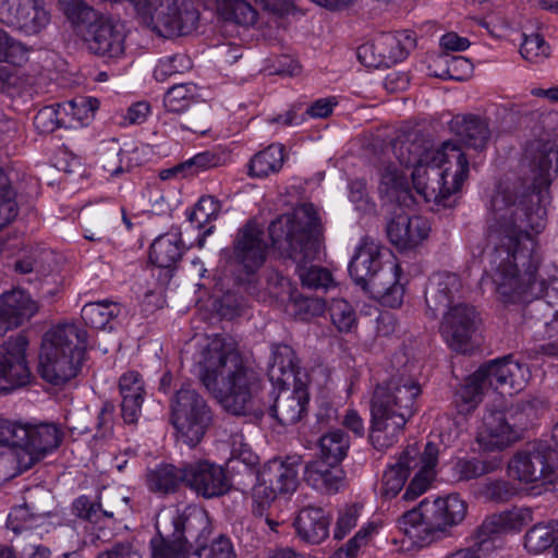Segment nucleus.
I'll return each mask as SVG.
<instances>
[{
	"instance_id": "29",
	"label": "nucleus",
	"mask_w": 558,
	"mask_h": 558,
	"mask_svg": "<svg viewBox=\"0 0 558 558\" xmlns=\"http://www.w3.org/2000/svg\"><path fill=\"white\" fill-rule=\"evenodd\" d=\"M268 284L274 286V290L270 292L277 296L289 295L292 313L299 320H310L323 315L326 311V303L323 299L296 294L292 289L290 279L278 271H272L269 275Z\"/></svg>"
},
{
	"instance_id": "1",
	"label": "nucleus",
	"mask_w": 558,
	"mask_h": 558,
	"mask_svg": "<svg viewBox=\"0 0 558 558\" xmlns=\"http://www.w3.org/2000/svg\"><path fill=\"white\" fill-rule=\"evenodd\" d=\"M524 157L532 179L499 181L487 205L486 241L492 250V280L504 303L538 301L539 310L550 307L553 319L545 322L548 337L558 331V280L546 286L537 279L542 263L538 235L546 227V213L539 195L551 183L558 149L550 140L527 142Z\"/></svg>"
},
{
	"instance_id": "62",
	"label": "nucleus",
	"mask_w": 558,
	"mask_h": 558,
	"mask_svg": "<svg viewBox=\"0 0 558 558\" xmlns=\"http://www.w3.org/2000/svg\"><path fill=\"white\" fill-rule=\"evenodd\" d=\"M434 473L418 470V472L411 480L402 495L403 500L413 501L422 496L430 487Z\"/></svg>"
},
{
	"instance_id": "41",
	"label": "nucleus",
	"mask_w": 558,
	"mask_h": 558,
	"mask_svg": "<svg viewBox=\"0 0 558 558\" xmlns=\"http://www.w3.org/2000/svg\"><path fill=\"white\" fill-rule=\"evenodd\" d=\"M187 220L201 231L196 239L197 246L203 248L206 238L209 236L215 226L210 225L215 221L221 213V203L218 198L211 195H203L192 209H186Z\"/></svg>"
},
{
	"instance_id": "33",
	"label": "nucleus",
	"mask_w": 558,
	"mask_h": 558,
	"mask_svg": "<svg viewBox=\"0 0 558 558\" xmlns=\"http://www.w3.org/2000/svg\"><path fill=\"white\" fill-rule=\"evenodd\" d=\"M461 287V280L456 274L444 271L434 275L425 293L427 315L434 319L439 311L450 307Z\"/></svg>"
},
{
	"instance_id": "46",
	"label": "nucleus",
	"mask_w": 558,
	"mask_h": 558,
	"mask_svg": "<svg viewBox=\"0 0 558 558\" xmlns=\"http://www.w3.org/2000/svg\"><path fill=\"white\" fill-rule=\"evenodd\" d=\"M554 558H558V521L537 523L524 536V547L531 554H541L555 545Z\"/></svg>"
},
{
	"instance_id": "11",
	"label": "nucleus",
	"mask_w": 558,
	"mask_h": 558,
	"mask_svg": "<svg viewBox=\"0 0 558 558\" xmlns=\"http://www.w3.org/2000/svg\"><path fill=\"white\" fill-rule=\"evenodd\" d=\"M533 521V511L527 507H514L485 518L474 532V543L446 558H490L501 546V535L519 532Z\"/></svg>"
},
{
	"instance_id": "58",
	"label": "nucleus",
	"mask_w": 558,
	"mask_h": 558,
	"mask_svg": "<svg viewBox=\"0 0 558 558\" xmlns=\"http://www.w3.org/2000/svg\"><path fill=\"white\" fill-rule=\"evenodd\" d=\"M191 61L184 54H174L161 58L154 69V77L158 82H163L173 74L189 69Z\"/></svg>"
},
{
	"instance_id": "19",
	"label": "nucleus",
	"mask_w": 558,
	"mask_h": 558,
	"mask_svg": "<svg viewBox=\"0 0 558 558\" xmlns=\"http://www.w3.org/2000/svg\"><path fill=\"white\" fill-rule=\"evenodd\" d=\"M125 38L124 25L118 20L104 15L82 38V41L89 53L112 60L124 54Z\"/></svg>"
},
{
	"instance_id": "43",
	"label": "nucleus",
	"mask_w": 558,
	"mask_h": 558,
	"mask_svg": "<svg viewBox=\"0 0 558 558\" xmlns=\"http://www.w3.org/2000/svg\"><path fill=\"white\" fill-rule=\"evenodd\" d=\"M28 60L29 48L0 28V62L20 68ZM11 77L12 72L7 66L0 65V88H3Z\"/></svg>"
},
{
	"instance_id": "48",
	"label": "nucleus",
	"mask_w": 558,
	"mask_h": 558,
	"mask_svg": "<svg viewBox=\"0 0 558 558\" xmlns=\"http://www.w3.org/2000/svg\"><path fill=\"white\" fill-rule=\"evenodd\" d=\"M485 388L486 386L476 372L470 375L454 396L458 412L465 415L474 411L482 401Z\"/></svg>"
},
{
	"instance_id": "16",
	"label": "nucleus",
	"mask_w": 558,
	"mask_h": 558,
	"mask_svg": "<svg viewBox=\"0 0 558 558\" xmlns=\"http://www.w3.org/2000/svg\"><path fill=\"white\" fill-rule=\"evenodd\" d=\"M27 347L28 340L22 333L10 337L0 345V392L8 393L29 383Z\"/></svg>"
},
{
	"instance_id": "34",
	"label": "nucleus",
	"mask_w": 558,
	"mask_h": 558,
	"mask_svg": "<svg viewBox=\"0 0 558 558\" xmlns=\"http://www.w3.org/2000/svg\"><path fill=\"white\" fill-rule=\"evenodd\" d=\"M384 251L385 248L374 239L361 238L348 266L349 274L357 286L365 283L369 274L372 275L384 262Z\"/></svg>"
},
{
	"instance_id": "53",
	"label": "nucleus",
	"mask_w": 558,
	"mask_h": 558,
	"mask_svg": "<svg viewBox=\"0 0 558 558\" xmlns=\"http://www.w3.org/2000/svg\"><path fill=\"white\" fill-rule=\"evenodd\" d=\"M380 527L381 525L377 522H367L348 541L344 547L335 551L330 558H355L360 548L365 546Z\"/></svg>"
},
{
	"instance_id": "18",
	"label": "nucleus",
	"mask_w": 558,
	"mask_h": 558,
	"mask_svg": "<svg viewBox=\"0 0 558 558\" xmlns=\"http://www.w3.org/2000/svg\"><path fill=\"white\" fill-rule=\"evenodd\" d=\"M447 308L439 326L440 336L452 351L465 353L471 348L476 329L477 312L474 306L464 303Z\"/></svg>"
},
{
	"instance_id": "20",
	"label": "nucleus",
	"mask_w": 558,
	"mask_h": 558,
	"mask_svg": "<svg viewBox=\"0 0 558 558\" xmlns=\"http://www.w3.org/2000/svg\"><path fill=\"white\" fill-rule=\"evenodd\" d=\"M401 266L395 256L389 253V259L384 260L375 271L365 279L360 287L368 291L380 303L389 307H398L402 304L404 288L400 283Z\"/></svg>"
},
{
	"instance_id": "32",
	"label": "nucleus",
	"mask_w": 558,
	"mask_h": 558,
	"mask_svg": "<svg viewBox=\"0 0 558 558\" xmlns=\"http://www.w3.org/2000/svg\"><path fill=\"white\" fill-rule=\"evenodd\" d=\"M267 374L272 385L280 389L290 387L291 384L301 383L299 378L300 364L292 347L284 343L271 347V359Z\"/></svg>"
},
{
	"instance_id": "64",
	"label": "nucleus",
	"mask_w": 558,
	"mask_h": 558,
	"mask_svg": "<svg viewBox=\"0 0 558 558\" xmlns=\"http://www.w3.org/2000/svg\"><path fill=\"white\" fill-rule=\"evenodd\" d=\"M230 447L232 459L241 460L246 465H255L258 457L253 453L248 444L244 441L242 434L235 433L230 436Z\"/></svg>"
},
{
	"instance_id": "35",
	"label": "nucleus",
	"mask_w": 558,
	"mask_h": 558,
	"mask_svg": "<svg viewBox=\"0 0 558 558\" xmlns=\"http://www.w3.org/2000/svg\"><path fill=\"white\" fill-rule=\"evenodd\" d=\"M121 415L126 424H136L145 398V385L140 373L130 371L119 378Z\"/></svg>"
},
{
	"instance_id": "2",
	"label": "nucleus",
	"mask_w": 558,
	"mask_h": 558,
	"mask_svg": "<svg viewBox=\"0 0 558 558\" xmlns=\"http://www.w3.org/2000/svg\"><path fill=\"white\" fill-rule=\"evenodd\" d=\"M199 378L226 411L246 415L253 411L259 380L231 339L213 338L202 352Z\"/></svg>"
},
{
	"instance_id": "22",
	"label": "nucleus",
	"mask_w": 558,
	"mask_h": 558,
	"mask_svg": "<svg viewBox=\"0 0 558 558\" xmlns=\"http://www.w3.org/2000/svg\"><path fill=\"white\" fill-rule=\"evenodd\" d=\"M392 149L399 163L407 169H412L411 178L415 190L424 197H428V183L423 180L428 168L425 157L434 147H428L421 136L414 134L397 138Z\"/></svg>"
},
{
	"instance_id": "25",
	"label": "nucleus",
	"mask_w": 558,
	"mask_h": 558,
	"mask_svg": "<svg viewBox=\"0 0 558 558\" xmlns=\"http://www.w3.org/2000/svg\"><path fill=\"white\" fill-rule=\"evenodd\" d=\"M185 484L205 498L218 497L229 490L225 470L207 460L185 465Z\"/></svg>"
},
{
	"instance_id": "49",
	"label": "nucleus",
	"mask_w": 558,
	"mask_h": 558,
	"mask_svg": "<svg viewBox=\"0 0 558 558\" xmlns=\"http://www.w3.org/2000/svg\"><path fill=\"white\" fill-rule=\"evenodd\" d=\"M350 438L342 429H333L319 439L320 459L341 463L348 456Z\"/></svg>"
},
{
	"instance_id": "54",
	"label": "nucleus",
	"mask_w": 558,
	"mask_h": 558,
	"mask_svg": "<svg viewBox=\"0 0 558 558\" xmlns=\"http://www.w3.org/2000/svg\"><path fill=\"white\" fill-rule=\"evenodd\" d=\"M73 514L89 522H98L101 517L113 518L114 512L102 508L101 497L93 501L88 496L82 495L72 504Z\"/></svg>"
},
{
	"instance_id": "7",
	"label": "nucleus",
	"mask_w": 558,
	"mask_h": 558,
	"mask_svg": "<svg viewBox=\"0 0 558 558\" xmlns=\"http://www.w3.org/2000/svg\"><path fill=\"white\" fill-rule=\"evenodd\" d=\"M207 525L206 511L196 507L163 509L156 517L158 535L150 541L151 558H187L186 544L197 538Z\"/></svg>"
},
{
	"instance_id": "31",
	"label": "nucleus",
	"mask_w": 558,
	"mask_h": 558,
	"mask_svg": "<svg viewBox=\"0 0 558 558\" xmlns=\"http://www.w3.org/2000/svg\"><path fill=\"white\" fill-rule=\"evenodd\" d=\"M293 390L291 392L281 391L270 408V414L281 425L289 426L300 422L307 413L308 392L302 381L291 384Z\"/></svg>"
},
{
	"instance_id": "42",
	"label": "nucleus",
	"mask_w": 558,
	"mask_h": 558,
	"mask_svg": "<svg viewBox=\"0 0 558 558\" xmlns=\"http://www.w3.org/2000/svg\"><path fill=\"white\" fill-rule=\"evenodd\" d=\"M73 32L82 39L105 15L85 0H59Z\"/></svg>"
},
{
	"instance_id": "23",
	"label": "nucleus",
	"mask_w": 558,
	"mask_h": 558,
	"mask_svg": "<svg viewBox=\"0 0 558 558\" xmlns=\"http://www.w3.org/2000/svg\"><path fill=\"white\" fill-rule=\"evenodd\" d=\"M432 227L423 216L397 215L386 226L390 243L400 252L414 251L429 236Z\"/></svg>"
},
{
	"instance_id": "57",
	"label": "nucleus",
	"mask_w": 558,
	"mask_h": 558,
	"mask_svg": "<svg viewBox=\"0 0 558 558\" xmlns=\"http://www.w3.org/2000/svg\"><path fill=\"white\" fill-rule=\"evenodd\" d=\"M408 187V175L402 169L393 163H388L380 171L381 192L389 194L392 192L403 191Z\"/></svg>"
},
{
	"instance_id": "3",
	"label": "nucleus",
	"mask_w": 558,
	"mask_h": 558,
	"mask_svg": "<svg viewBox=\"0 0 558 558\" xmlns=\"http://www.w3.org/2000/svg\"><path fill=\"white\" fill-rule=\"evenodd\" d=\"M272 245L295 264L303 287L328 290L336 286L332 274L322 266L308 265L317 256L322 226L313 204L296 206L277 217L268 227Z\"/></svg>"
},
{
	"instance_id": "28",
	"label": "nucleus",
	"mask_w": 558,
	"mask_h": 558,
	"mask_svg": "<svg viewBox=\"0 0 558 558\" xmlns=\"http://www.w3.org/2000/svg\"><path fill=\"white\" fill-rule=\"evenodd\" d=\"M38 312V304L21 289H13L0 295V323L3 333L22 326Z\"/></svg>"
},
{
	"instance_id": "14",
	"label": "nucleus",
	"mask_w": 558,
	"mask_h": 558,
	"mask_svg": "<svg viewBox=\"0 0 558 558\" xmlns=\"http://www.w3.org/2000/svg\"><path fill=\"white\" fill-rule=\"evenodd\" d=\"M98 108V99L81 96L41 109L34 123L41 132L48 133L58 128L77 129L88 124Z\"/></svg>"
},
{
	"instance_id": "60",
	"label": "nucleus",
	"mask_w": 558,
	"mask_h": 558,
	"mask_svg": "<svg viewBox=\"0 0 558 558\" xmlns=\"http://www.w3.org/2000/svg\"><path fill=\"white\" fill-rule=\"evenodd\" d=\"M198 558H236L233 545L229 537L220 535L209 545L197 549Z\"/></svg>"
},
{
	"instance_id": "30",
	"label": "nucleus",
	"mask_w": 558,
	"mask_h": 558,
	"mask_svg": "<svg viewBox=\"0 0 558 558\" xmlns=\"http://www.w3.org/2000/svg\"><path fill=\"white\" fill-rule=\"evenodd\" d=\"M303 476L311 487L323 494L333 495L345 486V472L340 463L324 459L308 462Z\"/></svg>"
},
{
	"instance_id": "10",
	"label": "nucleus",
	"mask_w": 558,
	"mask_h": 558,
	"mask_svg": "<svg viewBox=\"0 0 558 558\" xmlns=\"http://www.w3.org/2000/svg\"><path fill=\"white\" fill-rule=\"evenodd\" d=\"M213 411L204 397L191 387H181L170 402V423L177 440L196 447L213 423Z\"/></svg>"
},
{
	"instance_id": "37",
	"label": "nucleus",
	"mask_w": 558,
	"mask_h": 558,
	"mask_svg": "<svg viewBox=\"0 0 558 558\" xmlns=\"http://www.w3.org/2000/svg\"><path fill=\"white\" fill-rule=\"evenodd\" d=\"M182 483H185V466L178 468L171 463H159L147 469L145 474V486L148 492L158 497L175 494Z\"/></svg>"
},
{
	"instance_id": "44",
	"label": "nucleus",
	"mask_w": 558,
	"mask_h": 558,
	"mask_svg": "<svg viewBox=\"0 0 558 558\" xmlns=\"http://www.w3.org/2000/svg\"><path fill=\"white\" fill-rule=\"evenodd\" d=\"M284 159V146L281 144H270L250 159L248 175L251 178L265 179L278 173L282 169Z\"/></svg>"
},
{
	"instance_id": "8",
	"label": "nucleus",
	"mask_w": 558,
	"mask_h": 558,
	"mask_svg": "<svg viewBox=\"0 0 558 558\" xmlns=\"http://www.w3.org/2000/svg\"><path fill=\"white\" fill-rule=\"evenodd\" d=\"M427 167L438 169L436 186L428 185L427 201H434L444 207L456 203V195L462 190L469 178L470 162L466 154L453 140L444 141L426 155Z\"/></svg>"
},
{
	"instance_id": "59",
	"label": "nucleus",
	"mask_w": 558,
	"mask_h": 558,
	"mask_svg": "<svg viewBox=\"0 0 558 558\" xmlns=\"http://www.w3.org/2000/svg\"><path fill=\"white\" fill-rule=\"evenodd\" d=\"M521 56L530 62H538L549 53V46L539 34L524 36L520 47Z\"/></svg>"
},
{
	"instance_id": "26",
	"label": "nucleus",
	"mask_w": 558,
	"mask_h": 558,
	"mask_svg": "<svg viewBox=\"0 0 558 558\" xmlns=\"http://www.w3.org/2000/svg\"><path fill=\"white\" fill-rule=\"evenodd\" d=\"M155 20L156 26L162 27L168 36H185L196 29L199 12L192 0H167Z\"/></svg>"
},
{
	"instance_id": "17",
	"label": "nucleus",
	"mask_w": 558,
	"mask_h": 558,
	"mask_svg": "<svg viewBox=\"0 0 558 558\" xmlns=\"http://www.w3.org/2000/svg\"><path fill=\"white\" fill-rule=\"evenodd\" d=\"M45 0H0V23L25 35H37L50 23Z\"/></svg>"
},
{
	"instance_id": "13",
	"label": "nucleus",
	"mask_w": 558,
	"mask_h": 558,
	"mask_svg": "<svg viewBox=\"0 0 558 558\" xmlns=\"http://www.w3.org/2000/svg\"><path fill=\"white\" fill-rule=\"evenodd\" d=\"M416 46L412 31L381 33L372 43L361 46L359 59L368 68H390L403 61Z\"/></svg>"
},
{
	"instance_id": "27",
	"label": "nucleus",
	"mask_w": 558,
	"mask_h": 558,
	"mask_svg": "<svg viewBox=\"0 0 558 558\" xmlns=\"http://www.w3.org/2000/svg\"><path fill=\"white\" fill-rule=\"evenodd\" d=\"M450 133L466 148L483 150L490 138L487 120L478 114H456L448 122Z\"/></svg>"
},
{
	"instance_id": "61",
	"label": "nucleus",
	"mask_w": 558,
	"mask_h": 558,
	"mask_svg": "<svg viewBox=\"0 0 558 558\" xmlns=\"http://www.w3.org/2000/svg\"><path fill=\"white\" fill-rule=\"evenodd\" d=\"M219 157L210 151H203L196 154L194 157L190 158L185 162H183L180 167L171 170L172 172H179L184 169H194L191 171V174H196L199 171H205L210 168H215L219 165Z\"/></svg>"
},
{
	"instance_id": "52",
	"label": "nucleus",
	"mask_w": 558,
	"mask_h": 558,
	"mask_svg": "<svg viewBox=\"0 0 558 558\" xmlns=\"http://www.w3.org/2000/svg\"><path fill=\"white\" fill-rule=\"evenodd\" d=\"M500 459L481 460L478 458H459L454 464V472L461 481H471L496 471Z\"/></svg>"
},
{
	"instance_id": "38",
	"label": "nucleus",
	"mask_w": 558,
	"mask_h": 558,
	"mask_svg": "<svg viewBox=\"0 0 558 558\" xmlns=\"http://www.w3.org/2000/svg\"><path fill=\"white\" fill-rule=\"evenodd\" d=\"M298 536L308 544H320L329 535L330 519L322 508L302 509L293 523Z\"/></svg>"
},
{
	"instance_id": "5",
	"label": "nucleus",
	"mask_w": 558,
	"mask_h": 558,
	"mask_svg": "<svg viewBox=\"0 0 558 558\" xmlns=\"http://www.w3.org/2000/svg\"><path fill=\"white\" fill-rule=\"evenodd\" d=\"M468 504L453 493L434 500L423 499L397 521L399 530L417 547H426L463 522Z\"/></svg>"
},
{
	"instance_id": "21",
	"label": "nucleus",
	"mask_w": 558,
	"mask_h": 558,
	"mask_svg": "<svg viewBox=\"0 0 558 558\" xmlns=\"http://www.w3.org/2000/svg\"><path fill=\"white\" fill-rule=\"evenodd\" d=\"M477 376L484 385L501 393L520 391L527 381V368L512 360L511 355L492 360L478 367Z\"/></svg>"
},
{
	"instance_id": "36",
	"label": "nucleus",
	"mask_w": 558,
	"mask_h": 558,
	"mask_svg": "<svg viewBox=\"0 0 558 558\" xmlns=\"http://www.w3.org/2000/svg\"><path fill=\"white\" fill-rule=\"evenodd\" d=\"M298 459L293 462L270 460L258 472L257 480L270 485L271 496L293 493L298 487Z\"/></svg>"
},
{
	"instance_id": "63",
	"label": "nucleus",
	"mask_w": 558,
	"mask_h": 558,
	"mask_svg": "<svg viewBox=\"0 0 558 558\" xmlns=\"http://www.w3.org/2000/svg\"><path fill=\"white\" fill-rule=\"evenodd\" d=\"M270 485L264 484L263 481H258L257 486L254 488L253 494V513L257 517H264L268 512L271 504L275 501L277 496H271Z\"/></svg>"
},
{
	"instance_id": "6",
	"label": "nucleus",
	"mask_w": 558,
	"mask_h": 558,
	"mask_svg": "<svg viewBox=\"0 0 558 558\" xmlns=\"http://www.w3.org/2000/svg\"><path fill=\"white\" fill-rule=\"evenodd\" d=\"M86 347L87 332L76 324L52 327L44 337L40 376L54 386L68 383L78 374Z\"/></svg>"
},
{
	"instance_id": "51",
	"label": "nucleus",
	"mask_w": 558,
	"mask_h": 558,
	"mask_svg": "<svg viewBox=\"0 0 558 558\" xmlns=\"http://www.w3.org/2000/svg\"><path fill=\"white\" fill-rule=\"evenodd\" d=\"M434 64L439 70H434L433 75L441 80L463 81L472 71V63L462 56L442 54Z\"/></svg>"
},
{
	"instance_id": "55",
	"label": "nucleus",
	"mask_w": 558,
	"mask_h": 558,
	"mask_svg": "<svg viewBox=\"0 0 558 558\" xmlns=\"http://www.w3.org/2000/svg\"><path fill=\"white\" fill-rule=\"evenodd\" d=\"M332 324L340 332H349L356 325L352 305L343 299H333L328 307Z\"/></svg>"
},
{
	"instance_id": "39",
	"label": "nucleus",
	"mask_w": 558,
	"mask_h": 558,
	"mask_svg": "<svg viewBox=\"0 0 558 558\" xmlns=\"http://www.w3.org/2000/svg\"><path fill=\"white\" fill-rule=\"evenodd\" d=\"M417 454L416 448L409 447L401 452L396 463L386 469L380 488L383 497L391 499L401 492L410 475V470L417 465Z\"/></svg>"
},
{
	"instance_id": "15",
	"label": "nucleus",
	"mask_w": 558,
	"mask_h": 558,
	"mask_svg": "<svg viewBox=\"0 0 558 558\" xmlns=\"http://www.w3.org/2000/svg\"><path fill=\"white\" fill-rule=\"evenodd\" d=\"M63 434L53 423H23L22 437L19 438V466L21 471L32 468L36 462L54 451L62 441Z\"/></svg>"
},
{
	"instance_id": "12",
	"label": "nucleus",
	"mask_w": 558,
	"mask_h": 558,
	"mask_svg": "<svg viewBox=\"0 0 558 558\" xmlns=\"http://www.w3.org/2000/svg\"><path fill=\"white\" fill-rule=\"evenodd\" d=\"M554 451L547 444H538L533 450L520 451L509 463V472L518 481L535 483V495L558 490V473L550 463Z\"/></svg>"
},
{
	"instance_id": "40",
	"label": "nucleus",
	"mask_w": 558,
	"mask_h": 558,
	"mask_svg": "<svg viewBox=\"0 0 558 558\" xmlns=\"http://www.w3.org/2000/svg\"><path fill=\"white\" fill-rule=\"evenodd\" d=\"M185 251L182 234L178 228L157 236L149 248V260L159 268H171L182 258Z\"/></svg>"
},
{
	"instance_id": "4",
	"label": "nucleus",
	"mask_w": 558,
	"mask_h": 558,
	"mask_svg": "<svg viewBox=\"0 0 558 558\" xmlns=\"http://www.w3.org/2000/svg\"><path fill=\"white\" fill-rule=\"evenodd\" d=\"M422 388L410 377H392L378 384L369 402V442L379 451L395 446L408 422L420 410Z\"/></svg>"
},
{
	"instance_id": "56",
	"label": "nucleus",
	"mask_w": 558,
	"mask_h": 558,
	"mask_svg": "<svg viewBox=\"0 0 558 558\" xmlns=\"http://www.w3.org/2000/svg\"><path fill=\"white\" fill-rule=\"evenodd\" d=\"M23 423L21 420H10L0 415V446L19 458V438L22 437Z\"/></svg>"
},
{
	"instance_id": "47",
	"label": "nucleus",
	"mask_w": 558,
	"mask_h": 558,
	"mask_svg": "<svg viewBox=\"0 0 558 558\" xmlns=\"http://www.w3.org/2000/svg\"><path fill=\"white\" fill-rule=\"evenodd\" d=\"M215 3L217 14L223 21L247 27L258 19V12L246 0H216Z\"/></svg>"
},
{
	"instance_id": "45",
	"label": "nucleus",
	"mask_w": 558,
	"mask_h": 558,
	"mask_svg": "<svg viewBox=\"0 0 558 558\" xmlns=\"http://www.w3.org/2000/svg\"><path fill=\"white\" fill-rule=\"evenodd\" d=\"M122 312V305L112 300H101L86 303L81 310V317L84 323L95 329H105Z\"/></svg>"
},
{
	"instance_id": "50",
	"label": "nucleus",
	"mask_w": 558,
	"mask_h": 558,
	"mask_svg": "<svg viewBox=\"0 0 558 558\" xmlns=\"http://www.w3.org/2000/svg\"><path fill=\"white\" fill-rule=\"evenodd\" d=\"M197 96L196 84H175L165 94L163 106L168 112L183 113L196 102Z\"/></svg>"
},
{
	"instance_id": "24",
	"label": "nucleus",
	"mask_w": 558,
	"mask_h": 558,
	"mask_svg": "<svg viewBox=\"0 0 558 558\" xmlns=\"http://www.w3.org/2000/svg\"><path fill=\"white\" fill-rule=\"evenodd\" d=\"M519 434L502 410L487 408L478 426L476 441L484 451H501L517 441Z\"/></svg>"
},
{
	"instance_id": "9",
	"label": "nucleus",
	"mask_w": 558,
	"mask_h": 558,
	"mask_svg": "<svg viewBox=\"0 0 558 558\" xmlns=\"http://www.w3.org/2000/svg\"><path fill=\"white\" fill-rule=\"evenodd\" d=\"M267 255L263 227L255 219H248L236 230L231 245L220 251V263L234 272L239 284H243L252 281Z\"/></svg>"
}]
</instances>
